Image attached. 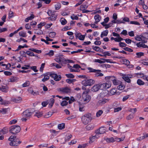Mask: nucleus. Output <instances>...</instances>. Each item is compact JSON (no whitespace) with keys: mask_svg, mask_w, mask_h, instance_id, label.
I'll use <instances>...</instances> for the list:
<instances>
[{"mask_svg":"<svg viewBox=\"0 0 148 148\" xmlns=\"http://www.w3.org/2000/svg\"><path fill=\"white\" fill-rule=\"evenodd\" d=\"M56 35V33L54 32H51L49 34V36L52 38H54Z\"/></svg>","mask_w":148,"mask_h":148,"instance_id":"46","label":"nucleus"},{"mask_svg":"<svg viewBox=\"0 0 148 148\" xmlns=\"http://www.w3.org/2000/svg\"><path fill=\"white\" fill-rule=\"evenodd\" d=\"M60 21L62 25H65L67 23L66 20L64 18H61L60 20Z\"/></svg>","mask_w":148,"mask_h":148,"instance_id":"35","label":"nucleus"},{"mask_svg":"<svg viewBox=\"0 0 148 148\" xmlns=\"http://www.w3.org/2000/svg\"><path fill=\"white\" fill-rule=\"evenodd\" d=\"M87 69L89 71V72L90 73H95V72H96V71H97V70L94 69L91 67H88L87 68Z\"/></svg>","mask_w":148,"mask_h":148,"instance_id":"41","label":"nucleus"},{"mask_svg":"<svg viewBox=\"0 0 148 148\" xmlns=\"http://www.w3.org/2000/svg\"><path fill=\"white\" fill-rule=\"evenodd\" d=\"M16 137L15 136H11L9 138L8 140L11 141V142H12L13 141V140H15Z\"/></svg>","mask_w":148,"mask_h":148,"instance_id":"49","label":"nucleus"},{"mask_svg":"<svg viewBox=\"0 0 148 148\" xmlns=\"http://www.w3.org/2000/svg\"><path fill=\"white\" fill-rule=\"evenodd\" d=\"M72 136V135L70 134H67L66 136L65 140L66 141H69L70 138H71Z\"/></svg>","mask_w":148,"mask_h":148,"instance_id":"42","label":"nucleus"},{"mask_svg":"<svg viewBox=\"0 0 148 148\" xmlns=\"http://www.w3.org/2000/svg\"><path fill=\"white\" fill-rule=\"evenodd\" d=\"M54 51L53 50H51L49 51V52L46 54V55H49V56L51 57L54 55Z\"/></svg>","mask_w":148,"mask_h":148,"instance_id":"47","label":"nucleus"},{"mask_svg":"<svg viewBox=\"0 0 148 148\" xmlns=\"http://www.w3.org/2000/svg\"><path fill=\"white\" fill-rule=\"evenodd\" d=\"M103 111L102 110H99L97 111L96 113V116L97 117H99L103 114Z\"/></svg>","mask_w":148,"mask_h":148,"instance_id":"39","label":"nucleus"},{"mask_svg":"<svg viewBox=\"0 0 148 148\" xmlns=\"http://www.w3.org/2000/svg\"><path fill=\"white\" fill-rule=\"evenodd\" d=\"M68 103L66 101H63L61 103V105L62 106H65L68 104Z\"/></svg>","mask_w":148,"mask_h":148,"instance_id":"55","label":"nucleus"},{"mask_svg":"<svg viewBox=\"0 0 148 148\" xmlns=\"http://www.w3.org/2000/svg\"><path fill=\"white\" fill-rule=\"evenodd\" d=\"M100 136L99 134L96 133L95 136L90 137L89 143H92L93 142L96 141Z\"/></svg>","mask_w":148,"mask_h":148,"instance_id":"12","label":"nucleus"},{"mask_svg":"<svg viewBox=\"0 0 148 148\" xmlns=\"http://www.w3.org/2000/svg\"><path fill=\"white\" fill-rule=\"evenodd\" d=\"M138 85L140 86L143 85L145 84V82L140 79H138L137 81Z\"/></svg>","mask_w":148,"mask_h":148,"instance_id":"30","label":"nucleus"},{"mask_svg":"<svg viewBox=\"0 0 148 148\" xmlns=\"http://www.w3.org/2000/svg\"><path fill=\"white\" fill-rule=\"evenodd\" d=\"M94 127V125L92 123H90L87 125L86 127V129L88 130H92Z\"/></svg>","mask_w":148,"mask_h":148,"instance_id":"20","label":"nucleus"},{"mask_svg":"<svg viewBox=\"0 0 148 148\" xmlns=\"http://www.w3.org/2000/svg\"><path fill=\"white\" fill-rule=\"evenodd\" d=\"M136 55L137 56V57L140 58L141 56H143L144 53L142 52L137 53H136Z\"/></svg>","mask_w":148,"mask_h":148,"instance_id":"58","label":"nucleus"},{"mask_svg":"<svg viewBox=\"0 0 148 148\" xmlns=\"http://www.w3.org/2000/svg\"><path fill=\"white\" fill-rule=\"evenodd\" d=\"M58 90L64 93H69L71 91V89L67 87L59 88L58 89Z\"/></svg>","mask_w":148,"mask_h":148,"instance_id":"10","label":"nucleus"},{"mask_svg":"<svg viewBox=\"0 0 148 148\" xmlns=\"http://www.w3.org/2000/svg\"><path fill=\"white\" fill-rule=\"evenodd\" d=\"M75 79H67L66 80V82L67 83L70 84L71 83L75 81Z\"/></svg>","mask_w":148,"mask_h":148,"instance_id":"62","label":"nucleus"},{"mask_svg":"<svg viewBox=\"0 0 148 148\" xmlns=\"http://www.w3.org/2000/svg\"><path fill=\"white\" fill-rule=\"evenodd\" d=\"M130 23L131 24H134L137 25H140V23L136 21H130Z\"/></svg>","mask_w":148,"mask_h":148,"instance_id":"53","label":"nucleus"},{"mask_svg":"<svg viewBox=\"0 0 148 148\" xmlns=\"http://www.w3.org/2000/svg\"><path fill=\"white\" fill-rule=\"evenodd\" d=\"M48 145L47 144H43L39 145H38V147L39 148L47 147Z\"/></svg>","mask_w":148,"mask_h":148,"instance_id":"56","label":"nucleus"},{"mask_svg":"<svg viewBox=\"0 0 148 148\" xmlns=\"http://www.w3.org/2000/svg\"><path fill=\"white\" fill-rule=\"evenodd\" d=\"M42 114L43 113L42 112L37 111L35 112L34 116L37 117L38 118H39L42 115Z\"/></svg>","mask_w":148,"mask_h":148,"instance_id":"25","label":"nucleus"},{"mask_svg":"<svg viewBox=\"0 0 148 148\" xmlns=\"http://www.w3.org/2000/svg\"><path fill=\"white\" fill-rule=\"evenodd\" d=\"M10 132L14 134H16L18 133V125H14L10 128Z\"/></svg>","mask_w":148,"mask_h":148,"instance_id":"8","label":"nucleus"},{"mask_svg":"<svg viewBox=\"0 0 148 148\" xmlns=\"http://www.w3.org/2000/svg\"><path fill=\"white\" fill-rule=\"evenodd\" d=\"M52 112H49L44 115V117L45 118H48L50 117L52 114Z\"/></svg>","mask_w":148,"mask_h":148,"instance_id":"31","label":"nucleus"},{"mask_svg":"<svg viewBox=\"0 0 148 148\" xmlns=\"http://www.w3.org/2000/svg\"><path fill=\"white\" fill-rule=\"evenodd\" d=\"M85 0H77V1H78V2L75 5V7H77L78 6L81 4L83 1Z\"/></svg>","mask_w":148,"mask_h":148,"instance_id":"44","label":"nucleus"},{"mask_svg":"<svg viewBox=\"0 0 148 148\" xmlns=\"http://www.w3.org/2000/svg\"><path fill=\"white\" fill-rule=\"evenodd\" d=\"M94 18L95 20V23L96 24H97V23L100 21L101 17L99 15L97 14L94 16Z\"/></svg>","mask_w":148,"mask_h":148,"instance_id":"19","label":"nucleus"},{"mask_svg":"<svg viewBox=\"0 0 148 148\" xmlns=\"http://www.w3.org/2000/svg\"><path fill=\"white\" fill-rule=\"evenodd\" d=\"M106 130L104 127H101L99 128V132L97 133L99 134V136L100 134H103L105 133Z\"/></svg>","mask_w":148,"mask_h":148,"instance_id":"22","label":"nucleus"},{"mask_svg":"<svg viewBox=\"0 0 148 148\" xmlns=\"http://www.w3.org/2000/svg\"><path fill=\"white\" fill-rule=\"evenodd\" d=\"M100 86V84H95L92 87L91 90L93 92H97L99 89L101 90Z\"/></svg>","mask_w":148,"mask_h":148,"instance_id":"14","label":"nucleus"},{"mask_svg":"<svg viewBox=\"0 0 148 148\" xmlns=\"http://www.w3.org/2000/svg\"><path fill=\"white\" fill-rule=\"evenodd\" d=\"M108 30L103 31L101 33V38H103L104 36H106L108 34Z\"/></svg>","mask_w":148,"mask_h":148,"instance_id":"24","label":"nucleus"},{"mask_svg":"<svg viewBox=\"0 0 148 148\" xmlns=\"http://www.w3.org/2000/svg\"><path fill=\"white\" fill-rule=\"evenodd\" d=\"M58 128L59 130H62L65 128V124L64 123L60 124L58 125Z\"/></svg>","mask_w":148,"mask_h":148,"instance_id":"29","label":"nucleus"},{"mask_svg":"<svg viewBox=\"0 0 148 148\" xmlns=\"http://www.w3.org/2000/svg\"><path fill=\"white\" fill-rule=\"evenodd\" d=\"M50 76L51 77L54 78V80L56 81H59L60 80L61 77L60 75H58L56 74L52 73L50 74Z\"/></svg>","mask_w":148,"mask_h":148,"instance_id":"13","label":"nucleus"},{"mask_svg":"<svg viewBox=\"0 0 148 148\" xmlns=\"http://www.w3.org/2000/svg\"><path fill=\"white\" fill-rule=\"evenodd\" d=\"M137 46L139 47L148 48V46L145 44L143 42H140L136 44Z\"/></svg>","mask_w":148,"mask_h":148,"instance_id":"17","label":"nucleus"},{"mask_svg":"<svg viewBox=\"0 0 148 148\" xmlns=\"http://www.w3.org/2000/svg\"><path fill=\"white\" fill-rule=\"evenodd\" d=\"M138 75H140V77L144 79H145L146 76L143 74L141 73H138Z\"/></svg>","mask_w":148,"mask_h":148,"instance_id":"54","label":"nucleus"},{"mask_svg":"<svg viewBox=\"0 0 148 148\" xmlns=\"http://www.w3.org/2000/svg\"><path fill=\"white\" fill-rule=\"evenodd\" d=\"M55 7L56 10H58L61 7V4L59 3H57L55 5Z\"/></svg>","mask_w":148,"mask_h":148,"instance_id":"51","label":"nucleus"},{"mask_svg":"<svg viewBox=\"0 0 148 148\" xmlns=\"http://www.w3.org/2000/svg\"><path fill=\"white\" fill-rule=\"evenodd\" d=\"M123 78L126 82L128 83H130L131 80L130 78H131L132 77V76L131 75H123Z\"/></svg>","mask_w":148,"mask_h":148,"instance_id":"15","label":"nucleus"},{"mask_svg":"<svg viewBox=\"0 0 148 148\" xmlns=\"http://www.w3.org/2000/svg\"><path fill=\"white\" fill-rule=\"evenodd\" d=\"M140 62L144 65L148 66V60H142Z\"/></svg>","mask_w":148,"mask_h":148,"instance_id":"37","label":"nucleus"},{"mask_svg":"<svg viewBox=\"0 0 148 148\" xmlns=\"http://www.w3.org/2000/svg\"><path fill=\"white\" fill-rule=\"evenodd\" d=\"M34 16L32 14L31 16L28 17L27 18H26L25 19V21L26 22H27L29 21V20H31L32 19L34 18Z\"/></svg>","mask_w":148,"mask_h":148,"instance_id":"28","label":"nucleus"},{"mask_svg":"<svg viewBox=\"0 0 148 148\" xmlns=\"http://www.w3.org/2000/svg\"><path fill=\"white\" fill-rule=\"evenodd\" d=\"M97 71H96V72L95 73V76L97 77H99L103 76V74L100 72L101 71L100 70H97Z\"/></svg>","mask_w":148,"mask_h":148,"instance_id":"21","label":"nucleus"},{"mask_svg":"<svg viewBox=\"0 0 148 148\" xmlns=\"http://www.w3.org/2000/svg\"><path fill=\"white\" fill-rule=\"evenodd\" d=\"M116 91L117 90L116 88H112L110 90V93L112 95H114L116 93Z\"/></svg>","mask_w":148,"mask_h":148,"instance_id":"32","label":"nucleus"},{"mask_svg":"<svg viewBox=\"0 0 148 148\" xmlns=\"http://www.w3.org/2000/svg\"><path fill=\"white\" fill-rule=\"evenodd\" d=\"M91 97L88 93L83 92L82 95V99L84 102H88L90 100Z\"/></svg>","mask_w":148,"mask_h":148,"instance_id":"11","label":"nucleus"},{"mask_svg":"<svg viewBox=\"0 0 148 148\" xmlns=\"http://www.w3.org/2000/svg\"><path fill=\"white\" fill-rule=\"evenodd\" d=\"M56 61L62 65L66 64L67 63H70L73 62V61L69 60L66 59L63 55H59L56 57L55 59Z\"/></svg>","mask_w":148,"mask_h":148,"instance_id":"1","label":"nucleus"},{"mask_svg":"<svg viewBox=\"0 0 148 148\" xmlns=\"http://www.w3.org/2000/svg\"><path fill=\"white\" fill-rule=\"evenodd\" d=\"M105 79L106 80H109V81H112L113 84L114 85H119L121 84V81L117 79L116 77L114 76L106 77Z\"/></svg>","mask_w":148,"mask_h":148,"instance_id":"3","label":"nucleus"},{"mask_svg":"<svg viewBox=\"0 0 148 148\" xmlns=\"http://www.w3.org/2000/svg\"><path fill=\"white\" fill-rule=\"evenodd\" d=\"M94 83V80L91 79L84 80L82 82V84L85 86H91Z\"/></svg>","mask_w":148,"mask_h":148,"instance_id":"6","label":"nucleus"},{"mask_svg":"<svg viewBox=\"0 0 148 148\" xmlns=\"http://www.w3.org/2000/svg\"><path fill=\"white\" fill-rule=\"evenodd\" d=\"M8 90V87L7 86H3L1 88V91L4 92H7Z\"/></svg>","mask_w":148,"mask_h":148,"instance_id":"27","label":"nucleus"},{"mask_svg":"<svg viewBox=\"0 0 148 148\" xmlns=\"http://www.w3.org/2000/svg\"><path fill=\"white\" fill-rule=\"evenodd\" d=\"M93 50L97 51H100L101 50V49L100 48L97 46H95V47H93Z\"/></svg>","mask_w":148,"mask_h":148,"instance_id":"61","label":"nucleus"},{"mask_svg":"<svg viewBox=\"0 0 148 148\" xmlns=\"http://www.w3.org/2000/svg\"><path fill=\"white\" fill-rule=\"evenodd\" d=\"M19 35L23 37H25L27 36L26 33L23 31L21 32H19Z\"/></svg>","mask_w":148,"mask_h":148,"instance_id":"38","label":"nucleus"},{"mask_svg":"<svg viewBox=\"0 0 148 148\" xmlns=\"http://www.w3.org/2000/svg\"><path fill=\"white\" fill-rule=\"evenodd\" d=\"M30 82L28 81H26L25 82L22 84L23 87H25L29 86L30 85Z\"/></svg>","mask_w":148,"mask_h":148,"instance_id":"34","label":"nucleus"},{"mask_svg":"<svg viewBox=\"0 0 148 148\" xmlns=\"http://www.w3.org/2000/svg\"><path fill=\"white\" fill-rule=\"evenodd\" d=\"M50 75V74L46 73L41 75V76L44 77V78L42 80V81L44 82L48 80L49 78Z\"/></svg>","mask_w":148,"mask_h":148,"instance_id":"16","label":"nucleus"},{"mask_svg":"<svg viewBox=\"0 0 148 148\" xmlns=\"http://www.w3.org/2000/svg\"><path fill=\"white\" fill-rule=\"evenodd\" d=\"M30 50L32 51L33 52H36L37 53H39L41 52V51L40 50H38L34 48H31L29 49Z\"/></svg>","mask_w":148,"mask_h":148,"instance_id":"36","label":"nucleus"},{"mask_svg":"<svg viewBox=\"0 0 148 148\" xmlns=\"http://www.w3.org/2000/svg\"><path fill=\"white\" fill-rule=\"evenodd\" d=\"M17 81L18 79L17 77H13L9 79V82H14Z\"/></svg>","mask_w":148,"mask_h":148,"instance_id":"33","label":"nucleus"},{"mask_svg":"<svg viewBox=\"0 0 148 148\" xmlns=\"http://www.w3.org/2000/svg\"><path fill=\"white\" fill-rule=\"evenodd\" d=\"M88 7V6L87 5H82L80 6V9L81 10H82L85 9H86Z\"/></svg>","mask_w":148,"mask_h":148,"instance_id":"40","label":"nucleus"},{"mask_svg":"<svg viewBox=\"0 0 148 148\" xmlns=\"http://www.w3.org/2000/svg\"><path fill=\"white\" fill-rule=\"evenodd\" d=\"M123 63L126 65H128L130 64V62L127 59H124L123 60Z\"/></svg>","mask_w":148,"mask_h":148,"instance_id":"48","label":"nucleus"},{"mask_svg":"<svg viewBox=\"0 0 148 148\" xmlns=\"http://www.w3.org/2000/svg\"><path fill=\"white\" fill-rule=\"evenodd\" d=\"M76 37L78 38L79 40H84L85 37V35H82L80 33H76Z\"/></svg>","mask_w":148,"mask_h":148,"instance_id":"18","label":"nucleus"},{"mask_svg":"<svg viewBox=\"0 0 148 148\" xmlns=\"http://www.w3.org/2000/svg\"><path fill=\"white\" fill-rule=\"evenodd\" d=\"M18 144V141H15L14 140H13V141L12 142H11L10 143V145L12 146H17Z\"/></svg>","mask_w":148,"mask_h":148,"instance_id":"26","label":"nucleus"},{"mask_svg":"<svg viewBox=\"0 0 148 148\" xmlns=\"http://www.w3.org/2000/svg\"><path fill=\"white\" fill-rule=\"evenodd\" d=\"M30 69L34 71L35 72H37L38 71V70L36 69L37 67L36 66H32L30 67Z\"/></svg>","mask_w":148,"mask_h":148,"instance_id":"64","label":"nucleus"},{"mask_svg":"<svg viewBox=\"0 0 148 148\" xmlns=\"http://www.w3.org/2000/svg\"><path fill=\"white\" fill-rule=\"evenodd\" d=\"M112 84L111 82H105L100 84V88L101 90H106L111 87Z\"/></svg>","mask_w":148,"mask_h":148,"instance_id":"7","label":"nucleus"},{"mask_svg":"<svg viewBox=\"0 0 148 148\" xmlns=\"http://www.w3.org/2000/svg\"><path fill=\"white\" fill-rule=\"evenodd\" d=\"M71 18L73 20H78V17L76 15L73 14L71 16Z\"/></svg>","mask_w":148,"mask_h":148,"instance_id":"52","label":"nucleus"},{"mask_svg":"<svg viewBox=\"0 0 148 148\" xmlns=\"http://www.w3.org/2000/svg\"><path fill=\"white\" fill-rule=\"evenodd\" d=\"M105 140L108 143H112L115 141L116 140L113 137H111L109 138H105Z\"/></svg>","mask_w":148,"mask_h":148,"instance_id":"23","label":"nucleus"},{"mask_svg":"<svg viewBox=\"0 0 148 148\" xmlns=\"http://www.w3.org/2000/svg\"><path fill=\"white\" fill-rule=\"evenodd\" d=\"M31 25L30 24L29 25V23L26 24L25 25V28L27 30L28 29H31Z\"/></svg>","mask_w":148,"mask_h":148,"instance_id":"60","label":"nucleus"},{"mask_svg":"<svg viewBox=\"0 0 148 148\" xmlns=\"http://www.w3.org/2000/svg\"><path fill=\"white\" fill-rule=\"evenodd\" d=\"M92 119L90 114H86L82 116V118L83 123L85 125L87 124L90 122Z\"/></svg>","mask_w":148,"mask_h":148,"instance_id":"4","label":"nucleus"},{"mask_svg":"<svg viewBox=\"0 0 148 148\" xmlns=\"http://www.w3.org/2000/svg\"><path fill=\"white\" fill-rule=\"evenodd\" d=\"M120 47H125L127 46V45L125 43L123 42H120L119 44Z\"/></svg>","mask_w":148,"mask_h":148,"instance_id":"63","label":"nucleus"},{"mask_svg":"<svg viewBox=\"0 0 148 148\" xmlns=\"http://www.w3.org/2000/svg\"><path fill=\"white\" fill-rule=\"evenodd\" d=\"M65 75L69 78H73L74 77V76L71 73L66 74H65Z\"/></svg>","mask_w":148,"mask_h":148,"instance_id":"50","label":"nucleus"},{"mask_svg":"<svg viewBox=\"0 0 148 148\" xmlns=\"http://www.w3.org/2000/svg\"><path fill=\"white\" fill-rule=\"evenodd\" d=\"M98 100L96 102V105L97 106H102L104 104L106 103L108 101V100L105 98H101L98 99Z\"/></svg>","mask_w":148,"mask_h":148,"instance_id":"5","label":"nucleus"},{"mask_svg":"<svg viewBox=\"0 0 148 148\" xmlns=\"http://www.w3.org/2000/svg\"><path fill=\"white\" fill-rule=\"evenodd\" d=\"M32 114V113L29 110L24 111L21 114L23 117L21 119V120L23 121H26L27 119L31 116Z\"/></svg>","mask_w":148,"mask_h":148,"instance_id":"2","label":"nucleus"},{"mask_svg":"<svg viewBox=\"0 0 148 148\" xmlns=\"http://www.w3.org/2000/svg\"><path fill=\"white\" fill-rule=\"evenodd\" d=\"M54 102V100L53 98H51L50 99L49 105L51 107Z\"/></svg>","mask_w":148,"mask_h":148,"instance_id":"43","label":"nucleus"},{"mask_svg":"<svg viewBox=\"0 0 148 148\" xmlns=\"http://www.w3.org/2000/svg\"><path fill=\"white\" fill-rule=\"evenodd\" d=\"M47 13L49 16H50V18L51 21H54L56 19L57 15L55 12L49 10Z\"/></svg>","mask_w":148,"mask_h":148,"instance_id":"9","label":"nucleus"},{"mask_svg":"<svg viewBox=\"0 0 148 148\" xmlns=\"http://www.w3.org/2000/svg\"><path fill=\"white\" fill-rule=\"evenodd\" d=\"M134 116L133 114H130L129 116H127V119L128 120H130L134 118Z\"/></svg>","mask_w":148,"mask_h":148,"instance_id":"59","label":"nucleus"},{"mask_svg":"<svg viewBox=\"0 0 148 148\" xmlns=\"http://www.w3.org/2000/svg\"><path fill=\"white\" fill-rule=\"evenodd\" d=\"M119 85H119L117 87L118 89L119 90H123L125 86L123 85H121V84Z\"/></svg>","mask_w":148,"mask_h":148,"instance_id":"57","label":"nucleus"},{"mask_svg":"<svg viewBox=\"0 0 148 148\" xmlns=\"http://www.w3.org/2000/svg\"><path fill=\"white\" fill-rule=\"evenodd\" d=\"M123 40V39L121 37L114 38V41L116 42H120Z\"/></svg>","mask_w":148,"mask_h":148,"instance_id":"45","label":"nucleus"}]
</instances>
